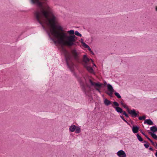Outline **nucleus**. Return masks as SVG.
<instances>
[{
	"mask_svg": "<svg viewBox=\"0 0 157 157\" xmlns=\"http://www.w3.org/2000/svg\"><path fill=\"white\" fill-rule=\"evenodd\" d=\"M35 17L38 22L46 31L50 39L55 44L57 43L64 45L71 46L74 44L76 37L74 35L67 36L66 33L63 32L62 28L56 26L57 19L54 15L52 8L48 4L44 7L36 10L34 12Z\"/></svg>",
	"mask_w": 157,
	"mask_h": 157,
	"instance_id": "1",
	"label": "nucleus"
},
{
	"mask_svg": "<svg viewBox=\"0 0 157 157\" xmlns=\"http://www.w3.org/2000/svg\"><path fill=\"white\" fill-rule=\"evenodd\" d=\"M65 52L66 62L68 67L71 71H73L74 64L71 61V57L70 54L65 50L63 49Z\"/></svg>",
	"mask_w": 157,
	"mask_h": 157,
	"instance_id": "2",
	"label": "nucleus"
},
{
	"mask_svg": "<svg viewBox=\"0 0 157 157\" xmlns=\"http://www.w3.org/2000/svg\"><path fill=\"white\" fill-rule=\"evenodd\" d=\"M31 2L32 4H36L37 8L36 10H39L44 7V5L48 4V0H31Z\"/></svg>",
	"mask_w": 157,
	"mask_h": 157,
	"instance_id": "3",
	"label": "nucleus"
},
{
	"mask_svg": "<svg viewBox=\"0 0 157 157\" xmlns=\"http://www.w3.org/2000/svg\"><path fill=\"white\" fill-rule=\"evenodd\" d=\"M31 2L32 4H36L37 8L36 10H39L44 7V5L48 4V0H31Z\"/></svg>",
	"mask_w": 157,
	"mask_h": 157,
	"instance_id": "4",
	"label": "nucleus"
},
{
	"mask_svg": "<svg viewBox=\"0 0 157 157\" xmlns=\"http://www.w3.org/2000/svg\"><path fill=\"white\" fill-rule=\"evenodd\" d=\"M89 82L91 85L94 86L95 89L99 93L101 92L99 88H100L102 85V84L99 82L96 83L94 82L90 79L89 80Z\"/></svg>",
	"mask_w": 157,
	"mask_h": 157,
	"instance_id": "5",
	"label": "nucleus"
},
{
	"mask_svg": "<svg viewBox=\"0 0 157 157\" xmlns=\"http://www.w3.org/2000/svg\"><path fill=\"white\" fill-rule=\"evenodd\" d=\"M71 53L74 59L77 62H79V53L77 52L75 49L72 50Z\"/></svg>",
	"mask_w": 157,
	"mask_h": 157,
	"instance_id": "6",
	"label": "nucleus"
},
{
	"mask_svg": "<svg viewBox=\"0 0 157 157\" xmlns=\"http://www.w3.org/2000/svg\"><path fill=\"white\" fill-rule=\"evenodd\" d=\"M107 89L108 91L106 92V94L110 97H112V95L114 91V90L112 86L109 84H107Z\"/></svg>",
	"mask_w": 157,
	"mask_h": 157,
	"instance_id": "7",
	"label": "nucleus"
},
{
	"mask_svg": "<svg viewBox=\"0 0 157 157\" xmlns=\"http://www.w3.org/2000/svg\"><path fill=\"white\" fill-rule=\"evenodd\" d=\"M91 60L92 62H93V60L91 59H89L87 57L86 55H85L83 56V62L84 66H86V65L89 64V62L90 60Z\"/></svg>",
	"mask_w": 157,
	"mask_h": 157,
	"instance_id": "8",
	"label": "nucleus"
},
{
	"mask_svg": "<svg viewBox=\"0 0 157 157\" xmlns=\"http://www.w3.org/2000/svg\"><path fill=\"white\" fill-rule=\"evenodd\" d=\"M128 112L131 115L132 117H136L139 116L138 113L136 112L135 110L133 109L132 110H130L129 109H128Z\"/></svg>",
	"mask_w": 157,
	"mask_h": 157,
	"instance_id": "9",
	"label": "nucleus"
},
{
	"mask_svg": "<svg viewBox=\"0 0 157 157\" xmlns=\"http://www.w3.org/2000/svg\"><path fill=\"white\" fill-rule=\"evenodd\" d=\"M117 154L119 157H126V155L125 152L122 150L119 151L117 152Z\"/></svg>",
	"mask_w": 157,
	"mask_h": 157,
	"instance_id": "10",
	"label": "nucleus"
},
{
	"mask_svg": "<svg viewBox=\"0 0 157 157\" xmlns=\"http://www.w3.org/2000/svg\"><path fill=\"white\" fill-rule=\"evenodd\" d=\"M87 69V70L90 72L93 73L94 71L92 68L89 64L86 65V66H84Z\"/></svg>",
	"mask_w": 157,
	"mask_h": 157,
	"instance_id": "11",
	"label": "nucleus"
},
{
	"mask_svg": "<svg viewBox=\"0 0 157 157\" xmlns=\"http://www.w3.org/2000/svg\"><path fill=\"white\" fill-rule=\"evenodd\" d=\"M113 108L115 109L117 112L119 113H123V111L122 109L119 107H115L113 106Z\"/></svg>",
	"mask_w": 157,
	"mask_h": 157,
	"instance_id": "12",
	"label": "nucleus"
},
{
	"mask_svg": "<svg viewBox=\"0 0 157 157\" xmlns=\"http://www.w3.org/2000/svg\"><path fill=\"white\" fill-rule=\"evenodd\" d=\"M132 130L133 133H137L139 130V127L137 126H133L132 127Z\"/></svg>",
	"mask_w": 157,
	"mask_h": 157,
	"instance_id": "13",
	"label": "nucleus"
},
{
	"mask_svg": "<svg viewBox=\"0 0 157 157\" xmlns=\"http://www.w3.org/2000/svg\"><path fill=\"white\" fill-rule=\"evenodd\" d=\"M144 123V124L147 123L149 125H152L153 124V122L150 119L145 120Z\"/></svg>",
	"mask_w": 157,
	"mask_h": 157,
	"instance_id": "14",
	"label": "nucleus"
},
{
	"mask_svg": "<svg viewBox=\"0 0 157 157\" xmlns=\"http://www.w3.org/2000/svg\"><path fill=\"white\" fill-rule=\"evenodd\" d=\"M76 128V126L75 125H72L69 127V131L72 132H74L75 131Z\"/></svg>",
	"mask_w": 157,
	"mask_h": 157,
	"instance_id": "15",
	"label": "nucleus"
},
{
	"mask_svg": "<svg viewBox=\"0 0 157 157\" xmlns=\"http://www.w3.org/2000/svg\"><path fill=\"white\" fill-rule=\"evenodd\" d=\"M104 104L106 106H108L111 104V101L106 98L104 99Z\"/></svg>",
	"mask_w": 157,
	"mask_h": 157,
	"instance_id": "16",
	"label": "nucleus"
},
{
	"mask_svg": "<svg viewBox=\"0 0 157 157\" xmlns=\"http://www.w3.org/2000/svg\"><path fill=\"white\" fill-rule=\"evenodd\" d=\"M151 130L153 132L157 131V127L155 126L151 127L150 128Z\"/></svg>",
	"mask_w": 157,
	"mask_h": 157,
	"instance_id": "17",
	"label": "nucleus"
},
{
	"mask_svg": "<svg viewBox=\"0 0 157 157\" xmlns=\"http://www.w3.org/2000/svg\"><path fill=\"white\" fill-rule=\"evenodd\" d=\"M150 135L154 139H157V136L154 133H151L150 132Z\"/></svg>",
	"mask_w": 157,
	"mask_h": 157,
	"instance_id": "18",
	"label": "nucleus"
},
{
	"mask_svg": "<svg viewBox=\"0 0 157 157\" xmlns=\"http://www.w3.org/2000/svg\"><path fill=\"white\" fill-rule=\"evenodd\" d=\"M136 136L138 140L139 141L141 142L143 141V139L139 134H137L136 135Z\"/></svg>",
	"mask_w": 157,
	"mask_h": 157,
	"instance_id": "19",
	"label": "nucleus"
},
{
	"mask_svg": "<svg viewBox=\"0 0 157 157\" xmlns=\"http://www.w3.org/2000/svg\"><path fill=\"white\" fill-rule=\"evenodd\" d=\"M75 133H79L81 132V129L80 128L77 127L75 129Z\"/></svg>",
	"mask_w": 157,
	"mask_h": 157,
	"instance_id": "20",
	"label": "nucleus"
},
{
	"mask_svg": "<svg viewBox=\"0 0 157 157\" xmlns=\"http://www.w3.org/2000/svg\"><path fill=\"white\" fill-rule=\"evenodd\" d=\"M146 137L151 142L153 145L154 146L155 145V143L147 136H146Z\"/></svg>",
	"mask_w": 157,
	"mask_h": 157,
	"instance_id": "21",
	"label": "nucleus"
},
{
	"mask_svg": "<svg viewBox=\"0 0 157 157\" xmlns=\"http://www.w3.org/2000/svg\"><path fill=\"white\" fill-rule=\"evenodd\" d=\"M67 33L73 35L75 33L74 30H71L67 31Z\"/></svg>",
	"mask_w": 157,
	"mask_h": 157,
	"instance_id": "22",
	"label": "nucleus"
},
{
	"mask_svg": "<svg viewBox=\"0 0 157 157\" xmlns=\"http://www.w3.org/2000/svg\"><path fill=\"white\" fill-rule=\"evenodd\" d=\"M114 94L116 95V96L118 98H121V97L118 93L116 92L114 93Z\"/></svg>",
	"mask_w": 157,
	"mask_h": 157,
	"instance_id": "23",
	"label": "nucleus"
},
{
	"mask_svg": "<svg viewBox=\"0 0 157 157\" xmlns=\"http://www.w3.org/2000/svg\"><path fill=\"white\" fill-rule=\"evenodd\" d=\"M121 104L122 105V106L124 107L125 108H126L127 109V111H128V109H129L128 106L125 104H124V103L121 102Z\"/></svg>",
	"mask_w": 157,
	"mask_h": 157,
	"instance_id": "24",
	"label": "nucleus"
},
{
	"mask_svg": "<svg viewBox=\"0 0 157 157\" xmlns=\"http://www.w3.org/2000/svg\"><path fill=\"white\" fill-rule=\"evenodd\" d=\"M81 43L82 44L83 46L84 47L85 46H86L87 45L85 43H84L83 41V39H81Z\"/></svg>",
	"mask_w": 157,
	"mask_h": 157,
	"instance_id": "25",
	"label": "nucleus"
},
{
	"mask_svg": "<svg viewBox=\"0 0 157 157\" xmlns=\"http://www.w3.org/2000/svg\"><path fill=\"white\" fill-rule=\"evenodd\" d=\"M75 34L77 36H78L81 37L82 36V35L78 31H76L75 32Z\"/></svg>",
	"mask_w": 157,
	"mask_h": 157,
	"instance_id": "26",
	"label": "nucleus"
},
{
	"mask_svg": "<svg viewBox=\"0 0 157 157\" xmlns=\"http://www.w3.org/2000/svg\"><path fill=\"white\" fill-rule=\"evenodd\" d=\"M84 47L86 48H87L88 50L90 52H92V51L91 48H90L89 46L87 44L86 45V46H85Z\"/></svg>",
	"mask_w": 157,
	"mask_h": 157,
	"instance_id": "27",
	"label": "nucleus"
},
{
	"mask_svg": "<svg viewBox=\"0 0 157 157\" xmlns=\"http://www.w3.org/2000/svg\"><path fill=\"white\" fill-rule=\"evenodd\" d=\"M113 103L114 105L116 106V107H118L119 106V104L116 101H113Z\"/></svg>",
	"mask_w": 157,
	"mask_h": 157,
	"instance_id": "28",
	"label": "nucleus"
},
{
	"mask_svg": "<svg viewBox=\"0 0 157 157\" xmlns=\"http://www.w3.org/2000/svg\"><path fill=\"white\" fill-rule=\"evenodd\" d=\"M123 114L125 115L126 117H128L129 116L124 111L123 112Z\"/></svg>",
	"mask_w": 157,
	"mask_h": 157,
	"instance_id": "29",
	"label": "nucleus"
},
{
	"mask_svg": "<svg viewBox=\"0 0 157 157\" xmlns=\"http://www.w3.org/2000/svg\"><path fill=\"white\" fill-rule=\"evenodd\" d=\"M146 118V117L144 116L142 117H139V119L140 120H142L143 119H145Z\"/></svg>",
	"mask_w": 157,
	"mask_h": 157,
	"instance_id": "30",
	"label": "nucleus"
},
{
	"mask_svg": "<svg viewBox=\"0 0 157 157\" xmlns=\"http://www.w3.org/2000/svg\"><path fill=\"white\" fill-rule=\"evenodd\" d=\"M120 117L122 118V120H123L125 122H126V123H128L127 121L124 119V117H123V116H120Z\"/></svg>",
	"mask_w": 157,
	"mask_h": 157,
	"instance_id": "31",
	"label": "nucleus"
},
{
	"mask_svg": "<svg viewBox=\"0 0 157 157\" xmlns=\"http://www.w3.org/2000/svg\"><path fill=\"white\" fill-rule=\"evenodd\" d=\"M144 145L146 148H148L149 147V145L148 144H144Z\"/></svg>",
	"mask_w": 157,
	"mask_h": 157,
	"instance_id": "32",
	"label": "nucleus"
},
{
	"mask_svg": "<svg viewBox=\"0 0 157 157\" xmlns=\"http://www.w3.org/2000/svg\"><path fill=\"white\" fill-rule=\"evenodd\" d=\"M140 132H141V133H142V134L144 135V136H145V137H146V136H147V135H146L145 134L144 132L142 131V130H140Z\"/></svg>",
	"mask_w": 157,
	"mask_h": 157,
	"instance_id": "33",
	"label": "nucleus"
},
{
	"mask_svg": "<svg viewBox=\"0 0 157 157\" xmlns=\"http://www.w3.org/2000/svg\"><path fill=\"white\" fill-rule=\"evenodd\" d=\"M104 86H105L107 84V83L105 81H104Z\"/></svg>",
	"mask_w": 157,
	"mask_h": 157,
	"instance_id": "34",
	"label": "nucleus"
},
{
	"mask_svg": "<svg viewBox=\"0 0 157 157\" xmlns=\"http://www.w3.org/2000/svg\"><path fill=\"white\" fill-rule=\"evenodd\" d=\"M149 149L150 150H151V151H153V148L152 147H149Z\"/></svg>",
	"mask_w": 157,
	"mask_h": 157,
	"instance_id": "35",
	"label": "nucleus"
},
{
	"mask_svg": "<svg viewBox=\"0 0 157 157\" xmlns=\"http://www.w3.org/2000/svg\"><path fill=\"white\" fill-rule=\"evenodd\" d=\"M155 155L156 157H157V152L155 153Z\"/></svg>",
	"mask_w": 157,
	"mask_h": 157,
	"instance_id": "36",
	"label": "nucleus"
},
{
	"mask_svg": "<svg viewBox=\"0 0 157 157\" xmlns=\"http://www.w3.org/2000/svg\"><path fill=\"white\" fill-rule=\"evenodd\" d=\"M93 66H96V65H95V64L93 63Z\"/></svg>",
	"mask_w": 157,
	"mask_h": 157,
	"instance_id": "37",
	"label": "nucleus"
},
{
	"mask_svg": "<svg viewBox=\"0 0 157 157\" xmlns=\"http://www.w3.org/2000/svg\"><path fill=\"white\" fill-rule=\"evenodd\" d=\"M91 53L93 54V55H94V53L93 52H91Z\"/></svg>",
	"mask_w": 157,
	"mask_h": 157,
	"instance_id": "38",
	"label": "nucleus"
},
{
	"mask_svg": "<svg viewBox=\"0 0 157 157\" xmlns=\"http://www.w3.org/2000/svg\"><path fill=\"white\" fill-rule=\"evenodd\" d=\"M144 143H147V141H144Z\"/></svg>",
	"mask_w": 157,
	"mask_h": 157,
	"instance_id": "39",
	"label": "nucleus"
},
{
	"mask_svg": "<svg viewBox=\"0 0 157 157\" xmlns=\"http://www.w3.org/2000/svg\"><path fill=\"white\" fill-rule=\"evenodd\" d=\"M155 145H156V146H157V144L156 143H155Z\"/></svg>",
	"mask_w": 157,
	"mask_h": 157,
	"instance_id": "40",
	"label": "nucleus"
},
{
	"mask_svg": "<svg viewBox=\"0 0 157 157\" xmlns=\"http://www.w3.org/2000/svg\"><path fill=\"white\" fill-rule=\"evenodd\" d=\"M156 10L157 11V8H156Z\"/></svg>",
	"mask_w": 157,
	"mask_h": 157,
	"instance_id": "41",
	"label": "nucleus"
}]
</instances>
